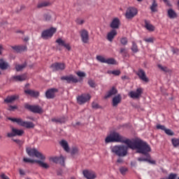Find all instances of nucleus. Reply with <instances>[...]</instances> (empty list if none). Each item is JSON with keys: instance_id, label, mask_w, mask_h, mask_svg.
Returning a JSON list of instances; mask_svg holds the SVG:
<instances>
[{"instance_id": "f257e3e1", "label": "nucleus", "mask_w": 179, "mask_h": 179, "mask_svg": "<svg viewBox=\"0 0 179 179\" xmlns=\"http://www.w3.org/2000/svg\"><path fill=\"white\" fill-rule=\"evenodd\" d=\"M106 143L111 142H117L119 143H125L132 150L136 149L137 153L145 155L147 157H150L149 152L152 150L150 145L145 141L141 139L130 140L122 136L117 131H113L105 139Z\"/></svg>"}, {"instance_id": "f03ea898", "label": "nucleus", "mask_w": 179, "mask_h": 179, "mask_svg": "<svg viewBox=\"0 0 179 179\" xmlns=\"http://www.w3.org/2000/svg\"><path fill=\"white\" fill-rule=\"evenodd\" d=\"M129 145H115L111 148V152L120 157H124L128 154Z\"/></svg>"}, {"instance_id": "7ed1b4c3", "label": "nucleus", "mask_w": 179, "mask_h": 179, "mask_svg": "<svg viewBox=\"0 0 179 179\" xmlns=\"http://www.w3.org/2000/svg\"><path fill=\"white\" fill-rule=\"evenodd\" d=\"M8 120H9V121H11L12 122H16L17 125L23 127L24 128H27V129L34 128L35 127V124L33 122L24 121L22 118L8 117Z\"/></svg>"}, {"instance_id": "20e7f679", "label": "nucleus", "mask_w": 179, "mask_h": 179, "mask_svg": "<svg viewBox=\"0 0 179 179\" xmlns=\"http://www.w3.org/2000/svg\"><path fill=\"white\" fill-rule=\"evenodd\" d=\"M26 152L29 157H36L40 160H45L46 157L41 152H39L36 148H27Z\"/></svg>"}, {"instance_id": "39448f33", "label": "nucleus", "mask_w": 179, "mask_h": 179, "mask_svg": "<svg viewBox=\"0 0 179 179\" xmlns=\"http://www.w3.org/2000/svg\"><path fill=\"white\" fill-rule=\"evenodd\" d=\"M57 31V29L51 27L50 29H46L41 33V38L43 39H49L52 38L54 34Z\"/></svg>"}, {"instance_id": "423d86ee", "label": "nucleus", "mask_w": 179, "mask_h": 179, "mask_svg": "<svg viewBox=\"0 0 179 179\" xmlns=\"http://www.w3.org/2000/svg\"><path fill=\"white\" fill-rule=\"evenodd\" d=\"M92 96L90 94H83L77 97L78 103L83 105L90 101Z\"/></svg>"}, {"instance_id": "0eeeda50", "label": "nucleus", "mask_w": 179, "mask_h": 179, "mask_svg": "<svg viewBox=\"0 0 179 179\" xmlns=\"http://www.w3.org/2000/svg\"><path fill=\"white\" fill-rule=\"evenodd\" d=\"M138 14V10L134 7H129L127 9L125 17L127 19H132Z\"/></svg>"}, {"instance_id": "6e6552de", "label": "nucleus", "mask_w": 179, "mask_h": 179, "mask_svg": "<svg viewBox=\"0 0 179 179\" xmlns=\"http://www.w3.org/2000/svg\"><path fill=\"white\" fill-rule=\"evenodd\" d=\"M25 108L31 111V113H35L36 114H42L43 113V109L39 106H31L27 104L25 105Z\"/></svg>"}, {"instance_id": "1a4fd4ad", "label": "nucleus", "mask_w": 179, "mask_h": 179, "mask_svg": "<svg viewBox=\"0 0 179 179\" xmlns=\"http://www.w3.org/2000/svg\"><path fill=\"white\" fill-rule=\"evenodd\" d=\"M80 36L81 41L84 43H88L90 41V34L89 31L86 29H81L80 31Z\"/></svg>"}, {"instance_id": "9d476101", "label": "nucleus", "mask_w": 179, "mask_h": 179, "mask_svg": "<svg viewBox=\"0 0 179 179\" xmlns=\"http://www.w3.org/2000/svg\"><path fill=\"white\" fill-rule=\"evenodd\" d=\"M143 92V90L141 87L138 88L136 91H131L128 95L132 99H139Z\"/></svg>"}, {"instance_id": "9b49d317", "label": "nucleus", "mask_w": 179, "mask_h": 179, "mask_svg": "<svg viewBox=\"0 0 179 179\" xmlns=\"http://www.w3.org/2000/svg\"><path fill=\"white\" fill-rule=\"evenodd\" d=\"M83 176L86 179H95L96 178V173L91 170H84L83 171Z\"/></svg>"}, {"instance_id": "f8f14e48", "label": "nucleus", "mask_w": 179, "mask_h": 179, "mask_svg": "<svg viewBox=\"0 0 179 179\" xmlns=\"http://www.w3.org/2000/svg\"><path fill=\"white\" fill-rule=\"evenodd\" d=\"M136 75L141 80L145 83H148L150 81L149 78L146 76L145 71L142 69H138V71L136 72Z\"/></svg>"}, {"instance_id": "ddd939ff", "label": "nucleus", "mask_w": 179, "mask_h": 179, "mask_svg": "<svg viewBox=\"0 0 179 179\" xmlns=\"http://www.w3.org/2000/svg\"><path fill=\"white\" fill-rule=\"evenodd\" d=\"M61 80H66L68 83H76L79 81L77 77L73 75L62 76L61 77Z\"/></svg>"}, {"instance_id": "4468645a", "label": "nucleus", "mask_w": 179, "mask_h": 179, "mask_svg": "<svg viewBox=\"0 0 179 179\" xmlns=\"http://www.w3.org/2000/svg\"><path fill=\"white\" fill-rule=\"evenodd\" d=\"M27 78V74L24 73L18 76H13L10 78V80L13 82H22Z\"/></svg>"}, {"instance_id": "2eb2a0df", "label": "nucleus", "mask_w": 179, "mask_h": 179, "mask_svg": "<svg viewBox=\"0 0 179 179\" xmlns=\"http://www.w3.org/2000/svg\"><path fill=\"white\" fill-rule=\"evenodd\" d=\"M52 71H62L65 69L66 66L64 63H55L51 65Z\"/></svg>"}, {"instance_id": "dca6fc26", "label": "nucleus", "mask_w": 179, "mask_h": 179, "mask_svg": "<svg viewBox=\"0 0 179 179\" xmlns=\"http://www.w3.org/2000/svg\"><path fill=\"white\" fill-rule=\"evenodd\" d=\"M58 92V90L52 88L46 91L45 96L48 99H52L55 96V93Z\"/></svg>"}, {"instance_id": "f3484780", "label": "nucleus", "mask_w": 179, "mask_h": 179, "mask_svg": "<svg viewBox=\"0 0 179 179\" xmlns=\"http://www.w3.org/2000/svg\"><path fill=\"white\" fill-rule=\"evenodd\" d=\"M55 42L57 43L59 45L63 46L66 48L69 51L71 50V46L70 45V44L66 43V41H63L62 38L57 39Z\"/></svg>"}, {"instance_id": "a211bd4d", "label": "nucleus", "mask_w": 179, "mask_h": 179, "mask_svg": "<svg viewBox=\"0 0 179 179\" xmlns=\"http://www.w3.org/2000/svg\"><path fill=\"white\" fill-rule=\"evenodd\" d=\"M24 92L31 97H38L40 94L39 92L30 89L25 90Z\"/></svg>"}, {"instance_id": "6ab92c4d", "label": "nucleus", "mask_w": 179, "mask_h": 179, "mask_svg": "<svg viewBox=\"0 0 179 179\" xmlns=\"http://www.w3.org/2000/svg\"><path fill=\"white\" fill-rule=\"evenodd\" d=\"M59 145L60 146H62V148H63L65 152H67V153L70 152L69 143L66 140H62L61 141H59Z\"/></svg>"}, {"instance_id": "aec40b11", "label": "nucleus", "mask_w": 179, "mask_h": 179, "mask_svg": "<svg viewBox=\"0 0 179 179\" xmlns=\"http://www.w3.org/2000/svg\"><path fill=\"white\" fill-rule=\"evenodd\" d=\"M120 25V20L118 18H115L113 20L110 26L112 29H118Z\"/></svg>"}, {"instance_id": "412c9836", "label": "nucleus", "mask_w": 179, "mask_h": 179, "mask_svg": "<svg viewBox=\"0 0 179 179\" xmlns=\"http://www.w3.org/2000/svg\"><path fill=\"white\" fill-rule=\"evenodd\" d=\"M122 101V96L118 94L113 99V106L116 107Z\"/></svg>"}, {"instance_id": "4be33fe9", "label": "nucleus", "mask_w": 179, "mask_h": 179, "mask_svg": "<svg viewBox=\"0 0 179 179\" xmlns=\"http://www.w3.org/2000/svg\"><path fill=\"white\" fill-rule=\"evenodd\" d=\"M117 32L116 30L113 29L110 32H109L107 35V39L110 42H112L114 39V38L117 36Z\"/></svg>"}, {"instance_id": "5701e85b", "label": "nucleus", "mask_w": 179, "mask_h": 179, "mask_svg": "<svg viewBox=\"0 0 179 179\" xmlns=\"http://www.w3.org/2000/svg\"><path fill=\"white\" fill-rule=\"evenodd\" d=\"M117 93V90L115 87H113L105 95L104 98L108 99L111 96L116 94Z\"/></svg>"}, {"instance_id": "b1692460", "label": "nucleus", "mask_w": 179, "mask_h": 179, "mask_svg": "<svg viewBox=\"0 0 179 179\" xmlns=\"http://www.w3.org/2000/svg\"><path fill=\"white\" fill-rule=\"evenodd\" d=\"M36 163L39 165V166L43 169H49L50 166L48 163L44 162L43 161L37 160Z\"/></svg>"}, {"instance_id": "393cba45", "label": "nucleus", "mask_w": 179, "mask_h": 179, "mask_svg": "<svg viewBox=\"0 0 179 179\" xmlns=\"http://www.w3.org/2000/svg\"><path fill=\"white\" fill-rule=\"evenodd\" d=\"M17 52H20L22 51L27 50V48L25 45H19V46H12L11 47Z\"/></svg>"}, {"instance_id": "a878e982", "label": "nucleus", "mask_w": 179, "mask_h": 179, "mask_svg": "<svg viewBox=\"0 0 179 179\" xmlns=\"http://www.w3.org/2000/svg\"><path fill=\"white\" fill-rule=\"evenodd\" d=\"M9 64L3 59H0V69L1 70H6L9 67Z\"/></svg>"}, {"instance_id": "bb28decb", "label": "nucleus", "mask_w": 179, "mask_h": 179, "mask_svg": "<svg viewBox=\"0 0 179 179\" xmlns=\"http://www.w3.org/2000/svg\"><path fill=\"white\" fill-rule=\"evenodd\" d=\"M12 132L14 133L15 136H22L24 134V130L17 129L14 127L12 128Z\"/></svg>"}, {"instance_id": "cd10ccee", "label": "nucleus", "mask_w": 179, "mask_h": 179, "mask_svg": "<svg viewBox=\"0 0 179 179\" xmlns=\"http://www.w3.org/2000/svg\"><path fill=\"white\" fill-rule=\"evenodd\" d=\"M145 27L150 31H154L155 30V27L148 20H145Z\"/></svg>"}, {"instance_id": "c85d7f7f", "label": "nucleus", "mask_w": 179, "mask_h": 179, "mask_svg": "<svg viewBox=\"0 0 179 179\" xmlns=\"http://www.w3.org/2000/svg\"><path fill=\"white\" fill-rule=\"evenodd\" d=\"M158 3L156 0H152V6H150V10L152 12H157Z\"/></svg>"}, {"instance_id": "c756f323", "label": "nucleus", "mask_w": 179, "mask_h": 179, "mask_svg": "<svg viewBox=\"0 0 179 179\" xmlns=\"http://www.w3.org/2000/svg\"><path fill=\"white\" fill-rule=\"evenodd\" d=\"M52 122H55L56 124H63L65 122V120L64 118H52Z\"/></svg>"}, {"instance_id": "7c9ffc66", "label": "nucleus", "mask_w": 179, "mask_h": 179, "mask_svg": "<svg viewBox=\"0 0 179 179\" xmlns=\"http://www.w3.org/2000/svg\"><path fill=\"white\" fill-rule=\"evenodd\" d=\"M17 99V97L16 96L13 95V96L6 97V99H4V101L6 102V103H11Z\"/></svg>"}, {"instance_id": "2f4dec72", "label": "nucleus", "mask_w": 179, "mask_h": 179, "mask_svg": "<svg viewBox=\"0 0 179 179\" xmlns=\"http://www.w3.org/2000/svg\"><path fill=\"white\" fill-rule=\"evenodd\" d=\"M168 15L170 18L177 17V13L173 10V9H169L168 10Z\"/></svg>"}, {"instance_id": "473e14b6", "label": "nucleus", "mask_w": 179, "mask_h": 179, "mask_svg": "<svg viewBox=\"0 0 179 179\" xmlns=\"http://www.w3.org/2000/svg\"><path fill=\"white\" fill-rule=\"evenodd\" d=\"M27 66L26 64H16L15 68L17 71H21L23 70L25 67Z\"/></svg>"}, {"instance_id": "72a5a7b5", "label": "nucleus", "mask_w": 179, "mask_h": 179, "mask_svg": "<svg viewBox=\"0 0 179 179\" xmlns=\"http://www.w3.org/2000/svg\"><path fill=\"white\" fill-rule=\"evenodd\" d=\"M37 161H38V159H31L30 158H27V157H24L23 158V162L24 163H31V164H34V163H36Z\"/></svg>"}, {"instance_id": "f704fd0d", "label": "nucleus", "mask_w": 179, "mask_h": 179, "mask_svg": "<svg viewBox=\"0 0 179 179\" xmlns=\"http://www.w3.org/2000/svg\"><path fill=\"white\" fill-rule=\"evenodd\" d=\"M105 63L108 64H116L117 62L113 58H108V59H106Z\"/></svg>"}, {"instance_id": "c9c22d12", "label": "nucleus", "mask_w": 179, "mask_h": 179, "mask_svg": "<svg viewBox=\"0 0 179 179\" xmlns=\"http://www.w3.org/2000/svg\"><path fill=\"white\" fill-rule=\"evenodd\" d=\"M172 145L174 148H177L179 146V139L178 138H172L171 139Z\"/></svg>"}, {"instance_id": "e433bc0d", "label": "nucleus", "mask_w": 179, "mask_h": 179, "mask_svg": "<svg viewBox=\"0 0 179 179\" xmlns=\"http://www.w3.org/2000/svg\"><path fill=\"white\" fill-rule=\"evenodd\" d=\"M120 172L122 176H124L128 172V169L127 167H120Z\"/></svg>"}, {"instance_id": "4c0bfd02", "label": "nucleus", "mask_w": 179, "mask_h": 179, "mask_svg": "<svg viewBox=\"0 0 179 179\" xmlns=\"http://www.w3.org/2000/svg\"><path fill=\"white\" fill-rule=\"evenodd\" d=\"M131 50L134 52H138V45H136V43L135 42H132V46H131Z\"/></svg>"}, {"instance_id": "58836bf2", "label": "nucleus", "mask_w": 179, "mask_h": 179, "mask_svg": "<svg viewBox=\"0 0 179 179\" xmlns=\"http://www.w3.org/2000/svg\"><path fill=\"white\" fill-rule=\"evenodd\" d=\"M50 2L44 1V2L40 3L39 4H38L37 7L38 8L46 7L48 6H50Z\"/></svg>"}, {"instance_id": "ea45409f", "label": "nucleus", "mask_w": 179, "mask_h": 179, "mask_svg": "<svg viewBox=\"0 0 179 179\" xmlns=\"http://www.w3.org/2000/svg\"><path fill=\"white\" fill-rule=\"evenodd\" d=\"M58 163H59V164H60L61 166H65V159H64V157H62V156L59 157V160H58Z\"/></svg>"}, {"instance_id": "a19ab883", "label": "nucleus", "mask_w": 179, "mask_h": 179, "mask_svg": "<svg viewBox=\"0 0 179 179\" xmlns=\"http://www.w3.org/2000/svg\"><path fill=\"white\" fill-rule=\"evenodd\" d=\"M108 73L113 74L115 76H120L121 74V71L120 70L109 71H108Z\"/></svg>"}, {"instance_id": "79ce46f5", "label": "nucleus", "mask_w": 179, "mask_h": 179, "mask_svg": "<svg viewBox=\"0 0 179 179\" xmlns=\"http://www.w3.org/2000/svg\"><path fill=\"white\" fill-rule=\"evenodd\" d=\"M165 134H166V135H169V136H173V135H174V132H173V131L170 129H166L164 130Z\"/></svg>"}, {"instance_id": "37998d69", "label": "nucleus", "mask_w": 179, "mask_h": 179, "mask_svg": "<svg viewBox=\"0 0 179 179\" xmlns=\"http://www.w3.org/2000/svg\"><path fill=\"white\" fill-rule=\"evenodd\" d=\"M59 160V157H53L50 158V162H52L53 163L58 164Z\"/></svg>"}, {"instance_id": "c03bdc74", "label": "nucleus", "mask_w": 179, "mask_h": 179, "mask_svg": "<svg viewBox=\"0 0 179 179\" xmlns=\"http://www.w3.org/2000/svg\"><path fill=\"white\" fill-rule=\"evenodd\" d=\"M96 59L101 63H106V58H104L103 57H102L101 55L96 56Z\"/></svg>"}, {"instance_id": "a18cd8bd", "label": "nucleus", "mask_w": 179, "mask_h": 179, "mask_svg": "<svg viewBox=\"0 0 179 179\" xmlns=\"http://www.w3.org/2000/svg\"><path fill=\"white\" fill-rule=\"evenodd\" d=\"M85 22V21L83 19H80V18H77L76 20V23L78 25L83 24Z\"/></svg>"}, {"instance_id": "49530a36", "label": "nucleus", "mask_w": 179, "mask_h": 179, "mask_svg": "<svg viewBox=\"0 0 179 179\" xmlns=\"http://www.w3.org/2000/svg\"><path fill=\"white\" fill-rule=\"evenodd\" d=\"M161 179H166V178H161ZM168 179H177V174L176 173H170Z\"/></svg>"}, {"instance_id": "de8ad7c7", "label": "nucleus", "mask_w": 179, "mask_h": 179, "mask_svg": "<svg viewBox=\"0 0 179 179\" xmlns=\"http://www.w3.org/2000/svg\"><path fill=\"white\" fill-rule=\"evenodd\" d=\"M52 18V16L50 14H45L43 15V20L45 21H50Z\"/></svg>"}, {"instance_id": "09e8293b", "label": "nucleus", "mask_w": 179, "mask_h": 179, "mask_svg": "<svg viewBox=\"0 0 179 179\" xmlns=\"http://www.w3.org/2000/svg\"><path fill=\"white\" fill-rule=\"evenodd\" d=\"M88 84L91 87H96V83L94 80H88Z\"/></svg>"}, {"instance_id": "8fccbe9b", "label": "nucleus", "mask_w": 179, "mask_h": 179, "mask_svg": "<svg viewBox=\"0 0 179 179\" xmlns=\"http://www.w3.org/2000/svg\"><path fill=\"white\" fill-rule=\"evenodd\" d=\"M157 66L159 69H161L163 71H168V68L166 66H163L161 64H158Z\"/></svg>"}, {"instance_id": "3c124183", "label": "nucleus", "mask_w": 179, "mask_h": 179, "mask_svg": "<svg viewBox=\"0 0 179 179\" xmlns=\"http://www.w3.org/2000/svg\"><path fill=\"white\" fill-rule=\"evenodd\" d=\"M157 129H161L162 131H165V129H166V127L164 125L157 124Z\"/></svg>"}, {"instance_id": "603ef678", "label": "nucleus", "mask_w": 179, "mask_h": 179, "mask_svg": "<svg viewBox=\"0 0 179 179\" xmlns=\"http://www.w3.org/2000/svg\"><path fill=\"white\" fill-rule=\"evenodd\" d=\"M76 74L78 77H80V78L86 76V73L85 72H83V71H78V72L76 73Z\"/></svg>"}, {"instance_id": "864d4df0", "label": "nucleus", "mask_w": 179, "mask_h": 179, "mask_svg": "<svg viewBox=\"0 0 179 179\" xmlns=\"http://www.w3.org/2000/svg\"><path fill=\"white\" fill-rule=\"evenodd\" d=\"M120 42H121V43H122V45H127V43H128V40H127V38H121Z\"/></svg>"}, {"instance_id": "5fc2aeb1", "label": "nucleus", "mask_w": 179, "mask_h": 179, "mask_svg": "<svg viewBox=\"0 0 179 179\" xmlns=\"http://www.w3.org/2000/svg\"><path fill=\"white\" fill-rule=\"evenodd\" d=\"M92 108L97 109V108H99V105L96 102H92Z\"/></svg>"}, {"instance_id": "6e6d98bb", "label": "nucleus", "mask_w": 179, "mask_h": 179, "mask_svg": "<svg viewBox=\"0 0 179 179\" xmlns=\"http://www.w3.org/2000/svg\"><path fill=\"white\" fill-rule=\"evenodd\" d=\"M144 41L147 43H153L154 38H144Z\"/></svg>"}, {"instance_id": "4d7b16f0", "label": "nucleus", "mask_w": 179, "mask_h": 179, "mask_svg": "<svg viewBox=\"0 0 179 179\" xmlns=\"http://www.w3.org/2000/svg\"><path fill=\"white\" fill-rule=\"evenodd\" d=\"M78 148H72L71 153V155H76V153H78Z\"/></svg>"}, {"instance_id": "13d9d810", "label": "nucleus", "mask_w": 179, "mask_h": 179, "mask_svg": "<svg viewBox=\"0 0 179 179\" xmlns=\"http://www.w3.org/2000/svg\"><path fill=\"white\" fill-rule=\"evenodd\" d=\"M0 178L1 179H10V178L8 176H6L5 173H1L0 175Z\"/></svg>"}, {"instance_id": "bf43d9fd", "label": "nucleus", "mask_w": 179, "mask_h": 179, "mask_svg": "<svg viewBox=\"0 0 179 179\" xmlns=\"http://www.w3.org/2000/svg\"><path fill=\"white\" fill-rule=\"evenodd\" d=\"M138 162H148V158H144V157H141L138 158Z\"/></svg>"}, {"instance_id": "052dcab7", "label": "nucleus", "mask_w": 179, "mask_h": 179, "mask_svg": "<svg viewBox=\"0 0 179 179\" xmlns=\"http://www.w3.org/2000/svg\"><path fill=\"white\" fill-rule=\"evenodd\" d=\"M7 136L8 138H13V136H15V133L13 131H12L11 133H8Z\"/></svg>"}, {"instance_id": "680f3d73", "label": "nucleus", "mask_w": 179, "mask_h": 179, "mask_svg": "<svg viewBox=\"0 0 179 179\" xmlns=\"http://www.w3.org/2000/svg\"><path fill=\"white\" fill-rule=\"evenodd\" d=\"M19 173L20 176H25V172L22 169H19Z\"/></svg>"}, {"instance_id": "e2e57ef3", "label": "nucleus", "mask_w": 179, "mask_h": 179, "mask_svg": "<svg viewBox=\"0 0 179 179\" xmlns=\"http://www.w3.org/2000/svg\"><path fill=\"white\" fill-rule=\"evenodd\" d=\"M13 142H15V143H17V145H20L21 141L19 139H13Z\"/></svg>"}, {"instance_id": "0e129e2a", "label": "nucleus", "mask_w": 179, "mask_h": 179, "mask_svg": "<svg viewBox=\"0 0 179 179\" xmlns=\"http://www.w3.org/2000/svg\"><path fill=\"white\" fill-rule=\"evenodd\" d=\"M123 162H124L123 159H122V158H118L117 160V163H123Z\"/></svg>"}, {"instance_id": "69168bd1", "label": "nucleus", "mask_w": 179, "mask_h": 179, "mask_svg": "<svg viewBox=\"0 0 179 179\" xmlns=\"http://www.w3.org/2000/svg\"><path fill=\"white\" fill-rule=\"evenodd\" d=\"M172 52H173V53L176 54V53L178 52V49L173 48V49H172Z\"/></svg>"}, {"instance_id": "338daca9", "label": "nucleus", "mask_w": 179, "mask_h": 179, "mask_svg": "<svg viewBox=\"0 0 179 179\" xmlns=\"http://www.w3.org/2000/svg\"><path fill=\"white\" fill-rule=\"evenodd\" d=\"M17 108V106H10V109L9 110H15Z\"/></svg>"}, {"instance_id": "774afa93", "label": "nucleus", "mask_w": 179, "mask_h": 179, "mask_svg": "<svg viewBox=\"0 0 179 179\" xmlns=\"http://www.w3.org/2000/svg\"><path fill=\"white\" fill-rule=\"evenodd\" d=\"M24 41H29V37H28V36H26L24 39Z\"/></svg>"}]
</instances>
